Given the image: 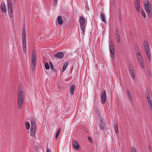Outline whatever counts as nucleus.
<instances>
[{
    "mask_svg": "<svg viewBox=\"0 0 152 152\" xmlns=\"http://www.w3.org/2000/svg\"><path fill=\"white\" fill-rule=\"evenodd\" d=\"M24 98L23 91L21 89H19L17 100V104L18 108L20 109L22 108Z\"/></svg>",
    "mask_w": 152,
    "mask_h": 152,
    "instance_id": "obj_1",
    "label": "nucleus"
},
{
    "mask_svg": "<svg viewBox=\"0 0 152 152\" xmlns=\"http://www.w3.org/2000/svg\"><path fill=\"white\" fill-rule=\"evenodd\" d=\"M22 40L23 50V52L25 53L26 52V45L25 28L24 27H23L22 28Z\"/></svg>",
    "mask_w": 152,
    "mask_h": 152,
    "instance_id": "obj_2",
    "label": "nucleus"
},
{
    "mask_svg": "<svg viewBox=\"0 0 152 152\" xmlns=\"http://www.w3.org/2000/svg\"><path fill=\"white\" fill-rule=\"evenodd\" d=\"M144 7L148 13V16L151 17L152 16L151 6L149 4L148 0H144Z\"/></svg>",
    "mask_w": 152,
    "mask_h": 152,
    "instance_id": "obj_3",
    "label": "nucleus"
},
{
    "mask_svg": "<svg viewBox=\"0 0 152 152\" xmlns=\"http://www.w3.org/2000/svg\"><path fill=\"white\" fill-rule=\"evenodd\" d=\"M37 63L36 54L35 50H33L31 57L32 68V71H34L35 69Z\"/></svg>",
    "mask_w": 152,
    "mask_h": 152,
    "instance_id": "obj_4",
    "label": "nucleus"
},
{
    "mask_svg": "<svg viewBox=\"0 0 152 152\" xmlns=\"http://www.w3.org/2000/svg\"><path fill=\"white\" fill-rule=\"evenodd\" d=\"M144 48L146 54L148 58L149 59V62L151 61V55L150 51L149 46L148 42L146 41H145L143 43Z\"/></svg>",
    "mask_w": 152,
    "mask_h": 152,
    "instance_id": "obj_5",
    "label": "nucleus"
},
{
    "mask_svg": "<svg viewBox=\"0 0 152 152\" xmlns=\"http://www.w3.org/2000/svg\"><path fill=\"white\" fill-rule=\"evenodd\" d=\"M140 52V50H138V51L137 52L136 56L142 68L143 69L144 68L143 61L142 60V58L141 56V53Z\"/></svg>",
    "mask_w": 152,
    "mask_h": 152,
    "instance_id": "obj_6",
    "label": "nucleus"
},
{
    "mask_svg": "<svg viewBox=\"0 0 152 152\" xmlns=\"http://www.w3.org/2000/svg\"><path fill=\"white\" fill-rule=\"evenodd\" d=\"M107 96L106 91H104L101 94V100L102 104H104L106 102Z\"/></svg>",
    "mask_w": 152,
    "mask_h": 152,
    "instance_id": "obj_7",
    "label": "nucleus"
},
{
    "mask_svg": "<svg viewBox=\"0 0 152 152\" xmlns=\"http://www.w3.org/2000/svg\"><path fill=\"white\" fill-rule=\"evenodd\" d=\"M8 11H10V14H9V16L10 17L12 18L13 16V10L12 5V2L11 0L9 2H8Z\"/></svg>",
    "mask_w": 152,
    "mask_h": 152,
    "instance_id": "obj_8",
    "label": "nucleus"
},
{
    "mask_svg": "<svg viewBox=\"0 0 152 152\" xmlns=\"http://www.w3.org/2000/svg\"><path fill=\"white\" fill-rule=\"evenodd\" d=\"M110 51L112 56L113 57L114 56V45L111 42L109 44Z\"/></svg>",
    "mask_w": 152,
    "mask_h": 152,
    "instance_id": "obj_9",
    "label": "nucleus"
},
{
    "mask_svg": "<svg viewBox=\"0 0 152 152\" xmlns=\"http://www.w3.org/2000/svg\"><path fill=\"white\" fill-rule=\"evenodd\" d=\"M64 56V53L61 52H58L54 55L55 57H56L59 58H62Z\"/></svg>",
    "mask_w": 152,
    "mask_h": 152,
    "instance_id": "obj_10",
    "label": "nucleus"
},
{
    "mask_svg": "<svg viewBox=\"0 0 152 152\" xmlns=\"http://www.w3.org/2000/svg\"><path fill=\"white\" fill-rule=\"evenodd\" d=\"M100 125L101 129L103 130L105 129L106 127V124L104 122V121L102 119L100 120Z\"/></svg>",
    "mask_w": 152,
    "mask_h": 152,
    "instance_id": "obj_11",
    "label": "nucleus"
},
{
    "mask_svg": "<svg viewBox=\"0 0 152 152\" xmlns=\"http://www.w3.org/2000/svg\"><path fill=\"white\" fill-rule=\"evenodd\" d=\"M73 146L75 149L78 150L80 148V145L78 142L77 141H75L73 143Z\"/></svg>",
    "mask_w": 152,
    "mask_h": 152,
    "instance_id": "obj_12",
    "label": "nucleus"
},
{
    "mask_svg": "<svg viewBox=\"0 0 152 152\" xmlns=\"http://www.w3.org/2000/svg\"><path fill=\"white\" fill-rule=\"evenodd\" d=\"M75 86L73 84L70 88V93L72 95H73L74 94V91H75Z\"/></svg>",
    "mask_w": 152,
    "mask_h": 152,
    "instance_id": "obj_13",
    "label": "nucleus"
},
{
    "mask_svg": "<svg viewBox=\"0 0 152 152\" xmlns=\"http://www.w3.org/2000/svg\"><path fill=\"white\" fill-rule=\"evenodd\" d=\"M1 9L2 11L4 13L6 12V10L5 8V4L4 3H2L1 4Z\"/></svg>",
    "mask_w": 152,
    "mask_h": 152,
    "instance_id": "obj_14",
    "label": "nucleus"
},
{
    "mask_svg": "<svg viewBox=\"0 0 152 152\" xmlns=\"http://www.w3.org/2000/svg\"><path fill=\"white\" fill-rule=\"evenodd\" d=\"M57 20L58 23L59 25H61L63 23V20L61 16H59L58 17Z\"/></svg>",
    "mask_w": 152,
    "mask_h": 152,
    "instance_id": "obj_15",
    "label": "nucleus"
},
{
    "mask_svg": "<svg viewBox=\"0 0 152 152\" xmlns=\"http://www.w3.org/2000/svg\"><path fill=\"white\" fill-rule=\"evenodd\" d=\"M94 112L95 115L98 116L99 118H101V113L99 111V109H97V108H96L95 109Z\"/></svg>",
    "mask_w": 152,
    "mask_h": 152,
    "instance_id": "obj_16",
    "label": "nucleus"
},
{
    "mask_svg": "<svg viewBox=\"0 0 152 152\" xmlns=\"http://www.w3.org/2000/svg\"><path fill=\"white\" fill-rule=\"evenodd\" d=\"M36 131V128H31L30 129L31 134L32 136H34L35 134Z\"/></svg>",
    "mask_w": 152,
    "mask_h": 152,
    "instance_id": "obj_17",
    "label": "nucleus"
},
{
    "mask_svg": "<svg viewBox=\"0 0 152 152\" xmlns=\"http://www.w3.org/2000/svg\"><path fill=\"white\" fill-rule=\"evenodd\" d=\"M86 21L85 18L83 17H81L80 18V24H84Z\"/></svg>",
    "mask_w": 152,
    "mask_h": 152,
    "instance_id": "obj_18",
    "label": "nucleus"
},
{
    "mask_svg": "<svg viewBox=\"0 0 152 152\" xmlns=\"http://www.w3.org/2000/svg\"><path fill=\"white\" fill-rule=\"evenodd\" d=\"M49 63L50 65L51 69L53 71L56 72L57 71V70L56 69V68H55L54 67V66L53 64L52 63L51 61H50Z\"/></svg>",
    "mask_w": 152,
    "mask_h": 152,
    "instance_id": "obj_19",
    "label": "nucleus"
},
{
    "mask_svg": "<svg viewBox=\"0 0 152 152\" xmlns=\"http://www.w3.org/2000/svg\"><path fill=\"white\" fill-rule=\"evenodd\" d=\"M100 17L101 19V20L102 21L105 23V15L103 13H102L100 14Z\"/></svg>",
    "mask_w": 152,
    "mask_h": 152,
    "instance_id": "obj_20",
    "label": "nucleus"
},
{
    "mask_svg": "<svg viewBox=\"0 0 152 152\" xmlns=\"http://www.w3.org/2000/svg\"><path fill=\"white\" fill-rule=\"evenodd\" d=\"M126 92L127 95V96L129 99L130 100H132V97H131V94L129 90L127 89L126 91Z\"/></svg>",
    "mask_w": 152,
    "mask_h": 152,
    "instance_id": "obj_21",
    "label": "nucleus"
},
{
    "mask_svg": "<svg viewBox=\"0 0 152 152\" xmlns=\"http://www.w3.org/2000/svg\"><path fill=\"white\" fill-rule=\"evenodd\" d=\"M31 128H36V123L34 121H31Z\"/></svg>",
    "mask_w": 152,
    "mask_h": 152,
    "instance_id": "obj_22",
    "label": "nucleus"
},
{
    "mask_svg": "<svg viewBox=\"0 0 152 152\" xmlns=\"http://www.w3.org/2000/svg\"><path fill=\"white\" fill-rule=\"evenodd\" d=\"M130 75H131L132 78L134 79L135 78V74L134 70L129 71Z\"/></svg>",
    "mask_w": 152,
    "mask_h": 152,
    "instance_id": "obj_23",
    "label": "nucleus"
},
{
    "mask_svg": "<svg viewBox=\"0 0 152 152\" xmlns=\"http://www.w3.org/2000/svg\"><path fill=\"white\" fill-rule=\"evenodd\" d=\"M114 129L115 133H118V124L116 123H115V124Z\"/></svg>",
    "mask_w": 152,
    "mask_h": 152,
    "instance_id": "obj_24",
    "label": "nucleus"
},
{
    "mask_svg": "<svg viewBox=\"0 0 152 152\" xmlns=\"http://www.w3.org/2000/svg\"><path fill=\"white\" fill-rule=\"evenodd\" d=\"M118 17L119 20H121V10L119 8L118 12Z\"/></svg>",
    "mask_w": 152,
    "mask_h": 152,
    "instance_id": "obj_25",
    "label": "nucleus"
},
{
    "mask_svg": "<svg viewBox=\"0 0 152 152\" xmlns=\"http://www.w3.org/2000/svg\"><path fill=\"white\" fill-rule=\"evenodd\" d=\"M68 64V63L67 62L63 66V68L62 69V72H64L66 69V67Z\"/></svg>",
    "mask_w": 152,
    "mask_h": 152,
    "instance_id": "obj_26",
    "label": "nucleus"
},
{
    "mask_svg": "<svg viewBox=\"0 0 152 152\" xmlns=\"http://www.w3.org/2000/svg\"><path fill=\"white\" fill-rule=\"evenodd\" d=\"M115 34L116 36H119L120 35L119 32L118 30V27H116L115 28Z\"/></svg>",
    "mask_w": 152,
    "mask_h": 152,
    "instance_id": "obj_27",
    "label": "nucleus"
},
{
    "mask_svg": "<svg viewBox=\"0 0 152 152\" xmlns=\"http://www.w3.org/2000/svg\"><path fill=\"white\" fill-rule=\"evenodd\" d=\"M80 28L82 30V33L84 34L85 30V27L84 26V24H80Z\"/></svg>",
    "mask_w": 152,
    "mask_h": 152,
    "instance_id": "obj_28",
    "label": "nucleus"
},
{
    "mask_svg": "<svg viewBox=\"0 0 152 152\" xmlns=\"http://www.w3.org/2000/svg\"><path fill=\"white\" fill-rule=\"evenodd\" d=\"M45 67L46 69L48 70L50 69V66L47 62L45 63Z\"/></svg>",
    "mask_w": 152,
    "mask_h": 152,
    "instance_id": "obj_29",
    "label": "nucleus"
},
{
    "mask_svg": "<svg viewBox=\"0 0 152 152\" xmlns=\"http://www.w3.org/2000/svg\"><path fill=\"white\" fill-rule=\"evenodd\" d=\"M136 8L138 12L140 11V6L139 4H135Z\"/></svg>",
    "mask_w": 152,
    "mask_h": 152,
    "instance_id": "obj_30",
    "label": "nucleus"
},
{
    "mask_svg": "<svg viewBox=\"0 0 152 152\" xmlns=\"http://www.w3.org/2000/svg\"><path fill=\"white\" fill-rule=\"evenodd\" d=\"M26 129H29L30 128V124L29 122H26Z\"/></svg>",
    "mask_w": 152,
    "mask_h": 152,
    "instance_id": "obj_31",
    "label": "nucleus"
},
{
    "mask_svg": "<svg viewBox=\"0 0 152 152\" xmlns=\"http://www.w3.org/2000/svg\"><path fill=\"white\" fill-rule=\"evenodd\" d=\"M141 13L142 15L143 16V17L144 18H145L146 17L145 14V12H144V11L142 10H141Z\"/></svg>",
    "mask_w": 152,
    "mask_h": 152,
    "instance_id": "obj_32",
    "label": "nucleus"
},
{
    "mask_svg": "<svg viewBox=\"0 0 152 152\" xmlns=\"http://www.w3.org/2000/svg\"><path fill=\"white\" fill-rule=\"evenodd\" d=\"M116 39L118 43L120 42V35L116 36Z\"/></svg>",
    "mask_w": 152,
    "mask_h": 152,
    "instance_id": "obj_33",
    "label": "nucleus"
},
{
    "mask_svg": "<svg viewBox=\"0 0 152 152\" xmlns=\"http://www.w3.org/2000/svg\"><path fill=\"white\" fill-rule=\"evenodd\" d=\"M128 69H129V71H132V70H133V69L132 66V65H131L130 64L129 66Z\"/></svg>",
    "mask_w": 152,
    "mask_h": 152,
    "instance_id": "obj_34",
    "label": "nucleus"
},
{
    "mask_svg": "<svg viewBox=\"0 0 152 152\" xmlns=\"http://www.w3.org/2000/svg\"><path fill=\"white\" fill-rule=\"evenodd\" d=\"M61 131V128H59L58 129L56 133V134L58 135V136H59L60 134V132Z\"/></svg>",
    "mask_w": 152,
    "mask_h": 152,
    "instance_id": "obj_35",
    "label": "nucleus"
},
{
    "mask_svg": "<svg viewBox=\"0 0 152 152\" xmlns=\"http://www.w3.org/2000/svg\"><path fill=\"white\" fill-rule=\"evenodd\" d=\"M140 0H137L135 1V4H140Z\"/></svg>",
    "mask_w": 152,
    "mask_h": 152,
    "instance_id": "obj_36",
    "label": "nucleus"
},
{
    "mask_svg": "<svg viewBox=\"0 0 152 152\" xmlns=\"http://www.w3.org/2000/svg\"><path fill=\"white\" fill-rule=\"evenodd\" d=\"M88 139L90 142H93L92 140L91 137H88Z\"/></svg>",
    "mask_w": 152,
    "mask_h": 152,
    "instance_id": "obj_37",
    "label": "nucleus"
},
{
    "mask_svg": "<svg viewBox=\"0 0 152 152\" xmlns=\"http://www.w3.org/2000/svg\"><path fill=\"white\" fill-rule=\"evenodd\" d=\"M132 148L133 150L132 151V152H137L136 151L134 147L132 146Z\"/></svg>",
    "mask_w": 152,
    "mask_h": 152,
    "instance_id": "obj_38",
    "label": "nucleus"
},
{
    "mask_svg": "<svg viewBox=\"0 0 152 152\" xmlns=\"http://www.w3.org/2000/svg\"><path fill=\"white\" fill-rule=\"evenodd\" d=\"M145 94H146V96L150 95H149V92H148V90H147L146 91Z\"/></svg>",
    "mask_w": 152,
    "mask_h": 152,
    "instance_id": "obj_39",
    "label": "nucleus"
},
{
    "mask_svg": "<svg viewBox=\"0 0 152 152\" xmlns=\"http://www.w3.org/2000/svg\"><path fill=\"white\" fill-rule=\"evenodd\" d=\"M148 105H149V107H152V102H150V103H148Z\"/></svg>",
    "mask_w": 152,
    "mask_h": 152,
    "instance_id": "obj_40",
    "label": "nucleus"
},
{
    "mask_svg": "<svg viewBox=\"0 0 152 152\" xmlns=\"http://www.w3.org/2000/svg\"><path fill=\"white\" fill-rule=\"evenodd\" d=\"M135 48L136 49H137V50L136 51V52H137V51H138V50H139L138 49V46L137 45H136L135 46Z\"/></svg>",
    "mask_w": 152,
    "mask_h": 152,
    "instance_id": "obj_41",
    "label": "nucleus"
},
{
    "mask_svg": "<svg viewBox=\"0 0 152 152\" xmlns=\"http://www.w3.org/2000/svg\"><path fill=\"white\" fill-rule=\"evenodd\" d=\"M147 99V101H148V103H150V102H151V100L150 98L149 99Z\"/></svg>",
    "mask_w": 152,
    "mask_h": 152,
    "instance_id": "obj_42",
    "label": "nucleus"
},
{
    "mask_svg": "<svg viewBox=\"0 0 152 152\" xmlns=\"http://www.w3.org/2000/svg\"><path fill=\"white\" fill-rule=\"evenodd\" d=\"M58 0H54V3L55 4H56L57 3Z\"/></svg>",
    "mask_w": 152,
    "mask_h": 152,
    "instance_id": "obj_43",
    "label": "nucleus"
},
{
    "mask_svg": "<svg viewBox=\"0 0 152 152\" xmlns=\"http://www.w3.org/2000/svg\"><path fill=\"white\" fill-rule=\"evenodd\" d=\"M149 110H150V111L151 112H152V106L151 107H149Z\"/></svg>",
    "mask_w": 152,
    "mask_h": 152,
    "instance_id": "obj_44",
    "label": "nucleus"
},
{
    "mask_svg": "<svg viewBox=\"0 0 152 152\" xmlns=\"http://www.w3.org/2000/svg\"><path fill=\"white\" fill-rule=\"evenodd\" d=\"M58 136H59L58 135H57V134H56V137H55V138H56V140L57 139Z\"/></svg>",
    "mask_w": 152,
    "mask_h": 152,
    "instance_id": "obj_45",
    "label": "nucleus"
},
{
    "mask_svg": "<svg viewBox=\"0 0 152 152\" xmlns=\"http://www.w3.org/2000/svg\"><path fill=\"white\" fill-rule=\"evenodd\" d=\"M146 98H147V99H150V95L147 96Z\"/></svg>",
    "mask_w": 152,
    "mask_h": 152,
    "instance_id": "obj_46",
    "label": "nucleus"
},
{
    "mask_svg": "<svg viewBox=\"0 0 152 152\" xmlns=\"http://www.w3.org/2000/svg\"><path fill=\"white\" fill-rule=\"evenodd\" d=\"M46 152H50V150L48 148L47 149Z\"/></svg>",
    "mask_w": 152,
    "mask_h": 152,
    "instance_id": "obj_47",
    "label": "nucleus"
},
{
    "mask_svg": "<svg viewBox=\"0 0 152 152\" xmlns=\"http://www.w3.org/2000/svg\"><path fill=\"white\" fill-rule=\"evenodd\" d=\"M16 0H14V1L13 2V4H15Z\"/></svg>",
    "mask_w": 152,
    "mask_h": 152,
    "instance_id": "obj_48",
    "label": "nucleus"
},
{
    "mask_svg": "<svg viewBox=\"0 0 152 152\" xmlns=\"http://www.w3.org/2000/svg\"><path fill=\"white\" fill-rule=\"evenodd\" d=\"M149 74L150 76H152V74L151 73H150V72H149Z\"/></svg>",
    "mask_w": 152,
    "mask_h": 152,
    "instance_id": "obj_49",
    "label": "nucleus"
},
{
    "mask_svg": "<svg viewBox=\"0 0 152 152\" xmlns=\"http://www.w3.org/2000/svg\"><path fill=\"white\" fill-rule=\"evenodd\" d=\"M130 36H132V33H130Z\"/></svg>",
    "mask_w": 152,
    "mask_h": 152,
    "instance_id": "obj_50",
    "label": "nucleus"
}]
</instances>
